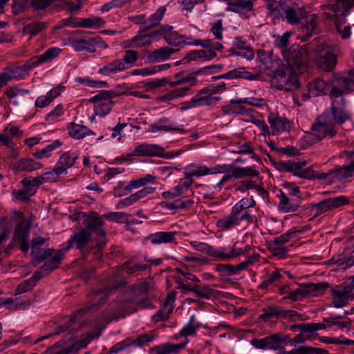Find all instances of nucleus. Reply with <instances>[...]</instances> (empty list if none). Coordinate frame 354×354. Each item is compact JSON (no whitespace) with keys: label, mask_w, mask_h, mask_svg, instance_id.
<instances>
[{"label":"nucleus","mask_w":354,"mask_h":354,"mask_svg":"<svg viewBox=\"0 0 354 354\" xmlns=\"http://www.w3.org/2000/svg\"><path fill=\"white\" fill-rule=\"evenodd\" d=\"M354 89V68L346 75L335 77V84L332 88L330 95L331 107L330 111H324L335 126L343 124L349 119V115L344 109V94L349 93Z\"/></svg>","instance_id":"1"},{"label":"nucleus","mask_w":354,"mask_h":354,"mask_svg":"<svg viewBox=\"0 0 354 354\" xmlns=\"http://www.w3.org/2000/svg\"><path fill=\"white\" fill-rule=\"evenodd\" d=\"M354 6V0H328L322 5L320 11L322 17L328 22H334L336 29L342 39L351 37V31L349 26H342V18L348 15Z\"/></svg>","instance_id":"2"},{"label":"nucleus","mask_w":354,"mask_h":354,"mask_svg":"<svg viewBox=\"0 0 354 354\" xmlns=\"http://www.w3.org/2000/svg\"><path fill=\"white\" fill-rule=\"evenodd\" d=\"M115 289L114 288H107L103 290L93 292L90 297L92 298V304L86 308L80 309L75 314L64 321V325L59 327V330L55 333L58 334L68 329L69 327L77 324L81 325L83 323L82 320L83 315L91 310L95 309L97 306L103 304L111 292Z\"/></svg>","instance_id":"3"},{"label":"nucleus","mask_w":354,"mask_h":354,"mask_svg":"<svg viewBox=\"0 0 354 354\" xmlns=\"http://www.w3.org/2000/svg\"><path fill=\"white\" fill-rule=\"evenodd\" d=\"M14 222L17 223L15 227L12 241L8 246L3 250V252L8 254L10 251L14 248L15 242L20 243V249L22 252L26 253L29 250L28 239L29 237L30 223L24 215L18 212H15L12 218Z\"/></svg>","instance_id":"4"},{"label":"nucleus","mask_w":354,"mask_h":354,"mask_svg":"<svg viewBox=\"0 0 354 354\" xmlns=\"http://www.w3.org/2000/svg\"><path fill=\"white\" fill-rule=\"evenodd\" d=\"M283 57L288 64V66L295 68L299 72L304 71L310 60V48L304 45L292 46L288 51L283 52Z\"/></svg>","instance_id":"5"},{"label":"nucleus","mask_w":354,"mask_h":354,"mask_svg":"<svg viewBox=\"0 0 354 354\" xmlns=\"http://www.w3.org/2000/svg\"><path fill=\"white\" fill-rule=\"evenodd\" d=\"M309 137H313L315 140H321L326 137L333 138L337 132V127L330 120V116L324 112L317 117L310 128Z\"/></svg>","instance_id":"6"},{"label":"nucleus","mask_w":354,"mask_h":354,"mask_svg":"<svg viewBox=\"0 0 354 354\" xmlns=\"http://www.w3.org/2000/svg\"><path fill=\"white\" fill-rule=\"evenodd\" d=\"M59 265V255L55 256L47 262H45L41 267L34 272L30 279L24 281L17 286L16 294L19 295L30 290L40 279L57 268Z\"/></svg>","instance_id":"7"},{"label":"nucleus","mask_w":354,"mask_h":354,"mask_svg":"<svg viewBox=\"0 0 354 354\" xmlns=\"http://www.w3.org/2000/svg\"><path fill=\"white\" fill-rule=\"evenodd\" d=\"M317 54V66L319 68L325 71H332L337 63L335 48L330 41H324L319 44L316 48Z\"/></svg>","instance_id":"8"},{"label":"nucleus","mask_w":354,"mask_h":354,"mask_svg":"<svg viewBox=\"0 0 354 354\" xmlns=\"http://www.w3.org/2000/svg\"><path fill=\"white\" fill-rule=\"evenodd\" d=\"M329 284L326 282L303 283L295 290H291L289 295L283 299H289L292 301H299L306 297H318L322 295L328 288Z\"/></svg>","instance_id":"9"},{"label":"nucleus","mask_w":354,"mask_h":354,"mask_svg":"<svg viewBox=\"0 0 354 354\" xmlns=\"http://www.w3.org/2000/svg\"><path fill=\"white\" fill-rule=\"evenodd\" d=\"M299 73L300 72L295 68L282 65L274 75L281 89L293 91L299 86L297 78Z\"/></svg>","instance_id":"10"},{"label":"nucleus","mask_w":354,"mask_h":354,"mask_svg":"<svg viewBox=\"0 0 354 354\" xmlns=\"http://www.w3.org/2000/svg\"><path fill=\"white\" fill-rule=\"evenodd\" d=\"M289 338L282 333H274L261 339H254L252 344L258 349L281 351L284 345L288 344Z\"/></svg>","instance_id":"11"},{"label":"nucleus","mask_w":354,"mask_h":354,"mask_svg":"<svg viewBox=\"0 0 354 354\" xmlns=\"http://www.w3.org/2000/svg\"><path fill=\"white\" fill-rule=\"evenodd\" d=\"M47 239L41 236H36L32 239L31 244V255L37 261L40 263L44 261L47 262L51 258L55 256L59 255V263H61V259L62 253L60 250L55 252L53 249H46L42 252V246H44Z\"/></svg>","instance_id":"12"},{"label":"nucleus","mask_w":354,"mask_h":354,"mask_svg":"<svg viewBox=\"0 0 354 354\" xmlns=\"http://www.w3.org/2000/svg\"><path fill=\"white\" fill-rule=\"evenodd\" d=\"M331 299L335 308H342L354 300V291L344 281L330 289Z\"/></svg>","instance_id":"13"},{"label":"nucleus","mask_w":354,"mask_h":354,"mask_svg":"<svg viewBox=\"0 0 354 354\" xmlns=\"http://www.w3.org/2000/svg\"><path fill=\"white\" fill-rule=\"evenodd\" d=\"M250 249V246L249 245L245 248H238L236 244L218 248L213 247L211 257L218 261H230L246 254Z\"/></svg>","instance_id":"14"},{"label":"nucleus","mask_w":354,"mask_h":354,"mask_svg":"<svg viewBox=\"0 0 354 354\" xmlns=\"http://www.w3.org/2000/svg\"><path fill=\"white\" fill-rule=\"evenodd\" d=\"M348 199L344 196L329 198L318 203L312 204L310 205V212L313 213L314 216H319L324 213L348 205Z\"/></svg>","instance_id":"15"},{"label":"nucleus","mask_w":354,"mask_h":354,"mask_svg":"<svg viewBox=\"0 0 354 354\" xmlns=\"http://www.w3.org/2000/svg\"><path fill=\"white\" fill-rule=\"evenodd\" d=\"M174 191L173 187L161 194L162 198L167 201L160 203L162 207L169 210L186 209L194 204V201L192 198L183 200L182 198H178L175 199L178 196Z\"/></svg>","instance_id":"16"},{"label":"nucleus","mask_w":354,"mask_h":354,"mask_svg":"<svg viewBox=\"0 0 354 354\" xmlns=\"http://www.w3.org/2000/svg\"><path fill=\"white\" fill-rule=\"evenodd\" d=\"M173 29L171 26L162 25L158 29L149 32L138 31V34L134 36L137 48L150 46L151 44L159 39L165 33H168Z\"/></svg>","instance_id":"17"},{"label":"nucleus","mask_w":354,"mask_h":354,"mask_svg":"<svg viewBox=\"0 0 354 354\" xmlns=\"http://www.w3.org/2000/svg\"><path fill=\"white\" fill-rule=\"evenodd\" d=\"M114 96L110 91H104L92 97L90 101L94 103L95 114L102 117L107 115L113 105L112 97Z\"/></svg>","instance_id":"18"},{"label":"nucleus","mask_w":354,"mask_h":354,"mask_svg":"<svg viewBox=\"0 0 354 354\" xmlns=\"http://www.w3.org/2000/svg\"><path fill=\"white\" fill-rule=\"evenodd\" d=\"M103 215L100 216L96 213H92L86 216L84 220L83 224L86 227L84 229L88 230L92 233L93 231H96L99 240L97 246L99 249L102 248L105 244V231L102 229Z\"/></svg>","instance_id":"19"},{"label":"nucleus","mask_w":354,"mask_h":354,"mask_svg":"<svg viewBox=\"0 0 354 354\" xmlns=\"http://www.w3.org/2000/svg\"><path fill=\"white\" fill-rule=\"evenodd\" d=\"M62 49L58 47H50L44 53L30 58L24 67L26 70H30L43 64L51 62L60 55Z\"/></svg>","instance_id":"20"},{"label":"nucleus","mask_w":354,"mask_h":354,"mask_svg":"<svg viewBox=\"0 0 354 354\" xmlns=\"http://www.w3.org/2000/svg\"><path fill=\"white\" fill-rule=\"evenodd\" d=\"M285 19L288 23L292 25H297L306 17L307 12L301 3H293L286 6L283 10Z\"/></svg>","instance_id":"21"},{"label":"nucleus","mask_w":354,"mask_h":354,"mask_svg":"<svg viewBox=\"0 0 354 354\" xmlns=\"http://www.w3.org/2000/svg\"><path fill=\"white\" fill-rule=\"evenodd\" d=\"M257 59L264 66L265 69L274 74L282 66V62L272 51L259 50L257 53Z\"/></svg>","instance_id":"22"},{"label":"nucleus","mask_w":354,"mask_h":354,"mask_svg":"<svg viewBox=\"0 0 354 354\" xmlns=\"http://www.w3.org/2000/svg\"><path fill=\"white\" fill-rule=\"evenodd\" d=\"M228 52L231 55L239 56L247 60H252L254 57L253 48L248 44L245 40L239 37L234 39L233 46Z\"/></svg>","instance_id":"23"},{"label":"nucleus","mask_w":354,"mask_h":354,"mask_svg":"<svg viewBox=\"0 0 354 354\" xmlns=\"http://www.w3.org/2000/svg\"><path fill=\"white\" fill-rule=\"evenodd\" d=\"M165 150L164 148L155 144H141L134 147L131 153H129L127 157L136 156H162Z\"/></svg>","instance_id":"24"},{"label":"nucleus","mask_w":354,"mask_h":354,"mask_svg":"<svg viewBox=\"0 0 354 354\" xmlns=\"http://www.w3.org/2000/svg\"><path fill=\"white\" fill-rule=\"evenodd\" d=\"M257 261L255 256H250L246 260L234 266L232 264H218L216 267L217 271L229 275L239 274L241 272L247 270L249 266L252 265Z\"/></svg>","instance_id":"25"},{"label":"nucleus","mask_w":354,"mask_h":354,"mask_svg":"<svg viewBox=\"0 0 354 354\" xmlns=\"http://www.w3.org/2000/svg\"><path fill=\"white\" fill-rule=\"evenodd\" d=\"M92 239L91 232L88 230L81 228L78 232L74 233L68 241L66 249L73 246L78 249H82L87 245Z\"/></svg>","instance_id":"26"},{"label":"nucleus","mask_w":354,"mask_h":354,"mask_svg":"<svg viewBox=\"0 0 354 354\" xmlns=\"http://www.w3.org/2000/svg\"><path fill=\"white\" fill-rule=\"evenodd\" d=\"M221 100L220 96H212L204 88L201 89L192 98L194 106H214Z\"/></svg>","instance_id":"27"},{"label":"nucleus","mask_w":354,"mask_h":354,"mask_svg":"<svg viewBox=\"0 0 354 354\" xmlns=\"http://www.w3.org/2000/svg\"><path fill=\"white\" fill-rule=\"evenodd\" d=\"M176 131L183 133L185 131L180 127H176L174 123H172L168 118H162L159 119L155 123L150 124L148 127L147 132L156 133L158 131Z\"/></svg>","instance_id":"28"},{"label":"nucleus","mask_w":354,"mask_h":354,"mask_svg":"<svg viewBox=\"0 0 354 354\" xmlns=\"http://www.w3.org/2000/svg\"><path fill=\"white\" fill-rule=\"evenodd\" d=\"M176 51V49L169 47L159 48L151 51H149L147 55V59L149 63L164 62L169 59L171 55Z\"/></svg>","instance_id":"29"},{"label":"nucleus","mask_w":354,"mask_h":354,"mask_svg":"<svg viewBox=\"0 0 354 354\" xmlns=\"http://www.w3.org/2000/svg\"><path fill=\"white\" fill-rule=\"evenodd\" d=\"M176 232H157L151 234L147 236V239L153 245L176 243Z\"/></svg>","instance_id":"30"},{"label":"nucleus","mask_w":354,"mask_h":354,"mask_svg":"<svg viewBox=\"0 0 354 354\" xmlns=\"http://www.w3.org/2000/svg\"><path fill=\"white\" fill-rule=\"evenodd\" d=\"M306 165L305 161L292 162L290 160L288 172L295 176L304 179H313L314 177V170L311 168L303 167Z\"/></svg>","instance_id":"31"},{"label":"nucleus","mask_w":354,"mask_h":354,"mask_svg":"<svg viewBox=\"0 0 354 354\" xmlns=\"http://www.w3.org/2000/svg\"><path fill=\"white\" fill-rule=\"evenodd\" d=\"M65 90L63 86H57L50 89L46 95L39 96L35 102V105L38 108H44L48 106L56 97L60 95Z\"/></svg>","instance_id":"32"},{"label":"nucleus","mask_w":354,"mask_h":354,"mask_svg":"<svg viewBox=\"0 0 354 354\" xmlns=\"http://www.w3.org/2000/svg\"><path fill=\"white\" fill-rule=\"evenodd\" d=\"M347 164L336 169V176L339 179L346 178L354 176V151L343 152Z\"/></svg>","instance_id":"33"},{"label":"nucleus","mask_w":354,"mask_h":354,"mask_svg":"<svg viewBox=\"0 0 354 354\" xmlns=\"http://www.w3.org/2000/svg\"><path fill=\"white\" fill-rule=\"evenodd\" d=\"M268 122L272 129V134L275 135L288 131L290 129L289 121L278 115L270 114Z\"/></svg>","instance_id":"34"},{"label":"nucleus","mask_w":354,"mask_h":354,"mask_svg":"<svg viewBox=\"0 0 354 354\" xmlns=\"http://www.w3.org/2000/svg\"><path fill=\"white\" fill-rule=\"evenodd\" d=\"M277 197L279 200L278 203V209L280 212L284 213L294 212L299 207V200L289 198L282 191H280Z\"/></svg>","instance_id":"35"},{"label":"nucleus","mask_w":354,"mask_h":354,"mask_svg":"<svg viewBox=\"0 0 354 354\" xmlns=\"http://www.w3.org/2000/svg\"><path fill=\"white\" fill-rule=\"evenodd\" d=\"M174 301V296L173 295H168L166 301L161 306L160 309L156 314L152 316L151 320L153 323L167 320L169 315L173 310V303Z\"/></svg>","instance_id":"36"},{"label":"nucleus","mask_w":354,"mask_h":354,"mask_svg":"<svg viewBox=\"0 0 354 354\" xmlns=\"http://www.w3.org/2000/svg\"><path fill=\"white\" fill-rule=\"evenodd\" d=\"M43 167V164L29 158L19 159L13 165V169L17 172H32Z\"/></svg>","instance_id":"37"},{"label":"nucleus","mask_w":354,"mask_h":354,"mask_svg":"<svg viewBox=\"0 0 354 354\" xmlns=\"http://www.w3.org/2000/svg\"><path fill=\"white\" fill-rule=\"evenodd\" d=\"M77 158L78 155L75 152H66L59 157L55 165L56 169L62 174L66 173L68 169L73 166Z\"/></svg>","instance_id":"38"},{"label":"nucleus","mask_w":354,"mask_h":354,"mask_svg":"<svg viewBox=\"0 0 354 354\" xmlns=\"http://www.w3.org/2000/svg\"><path fill=\"white\" fill-rule=\"evenodd\" d=\"M253 0H228V5L225 10L227 12H241L252 10Z\"/></svg>","instance_id":"39"},{"label":"nucleus","mask_w":354,"mask_h":354,"mask_svg":"<svg viewBox=\"0 0 354 354\" xmlns=\"http://www.w3.org/2000/svg\"><path fill=\"white\" fill-rule=\"evenodd\" d=\"M328 86L326 82L320 79H316L308 84V95H303L304 100L308 99L310 96H319L326 93Z\"/></svg>","instance_id":"40"},{"label":"nucleus","mask_w":354,"mask_h":354,"mask_svg":"<svg viewBox=\"0 0 354 354\" xmlns=\"http://www.w3.org/2000/svg\"><path fill=\"white\" fill-rule=\"evenodd\" d=\"M258 75H253L251 73L246 71L244 67H239L237 68L230 71L229 72L221 75L220 79H236V78H244L249 80H254L258 78Z\"/></svg>","instance_id":"41"},{"label":"nucleus","mask_w":354,"mask_h":354,"mask_svg":"<svg viewBox=\"0 0 354 354\" xmlns=\"http://www.w3.org/2000/svg\"><path fill=\"white\" fill-rule=\"evenodd\" d=\"M127 70L121 59H116L99 69V73L104 75L116 74Z\"/></svg>","instance_id":"42"},{"label":"nucleus","mask_w":354,"mask_h":354,"mask_svg":"<svg viewBox=\"0 0 354 354\" xmlns=\"http://www.w3.org/2000/svg\"><path fill=\"white\" fill-rule=\"evenodd\" d=\"M165 12V8L163 6L160 7L153 14L146 19L145 26L140 28V32H147L153 28L157 26L162 20Z\"/></svg>","instance_id":"43"},{"label":"nucleus","mask_w":354,"mask_h":354,"mask_svg":"<svg viewBox=\"0 0 354 354\" xmlns=\"http://www.w3.org/2000/svg\"><path fill=\"white\" fill-rule=\"evenodd\" d=\"M69 135L75 139H82L86 136L95 135V133L84 125L71 123L68 127Z\"/></svg>","instance_id":"44"},{"label":"nucleus","mask_w":354,"mask_h":354,"mask_svg":"<svg viewBox=\"0 0 354 354\" xmlns=\"http://www.w3.org/2000/svg\"><path fill=\"white\" fill-rule=\"evenodd\" d=\"M216 53L212 50H196L188 53L184 58V60L199 61L201 59L210 60L216 57Z\"/></svg>","instance_id":"45"},{"label":"nucleus","mask_w":354,"mask_h":354,"mask_svg":"<svg viewBox=\"0 0 354 354\" xmlns=\"http://www.w3.org/2000/svg\"><path fill=\"white\" fill-rule=\"evenodd\" d=\"M236 214V212L231 210L229 215L217 221L216 226L223 230H229L239 225Z\"/></svg>","instance_id":"46"},{"label":"nucleus","mask_w":354,"mask_h":354,"mask_svg":"<svg viewBox=\"0 0 354 354\" xmlns=\"http://www.w3.org/2000/svg\"><path fill=\"white\" fill-rule=\"evenodd\" d=\"M105 21L100 17H92L85 19H80L73 26L86 28H98L104 26Z\"/></svg>","instance_id":"47"},{"label":"nucleus","mask_w":354,"mask_h":354,"mask_svg":"<svg viewBox=\"0 0 354 354\" xmlns=\"http://www.w3.org/2000/svg\"><path fill=\"white\" fill-rule=\"evenodd\" d=\"M203 324L197 322L195 320V316L193 315L190 317L189 322L185 324L180 331L181 336L187 337L189 336H194L196 335L197 330H198Z\"/></svg>","instance_id":"48"},{"label":"nucleus","mask_w":354,"mask_h":354,"mask_svg":"<svg viewBox=\"0 0 354 354\" xmlns=\"http://www.w3.org/2000/svg\"><path fill=\"white\" fill-rule=\"evenodd\" d=\"M61 145L62 142L59 140H56L52 143L46 145L41 150L34 152L32 156L37 159L48 158L50 156L52 151L59 147Z\"/></svg>","instance_id":"49"},{"label":"nucleus","mask_w":354,"mask_h":354,"mask_svg":"<svg viewBox=\"0 0 354 354\" xmlns=\"http://www.w3.org/2000/svg\"><path fill=\"white\" fill-rule=\"evenodd\" d=\"M71 45L75 51L86 50L90 53H93L95 49H93L91 46V37L88 39H73Z\"/></svg>","instance_id":"50"},{"label":"nucleus","mask_w":354,"mask_h":354,"mask_svg":"<svg viewBox=\"0 0 354 354\" xmlns=\"http://www.w3.org/2000/svg\"><path fill=\"white\" fill-rule=\"evenodd\" d=\"M20 68H14L4 71L0 73V89L6 85L10 81L18 80L19 76Z\"/></svg>","instance_id":"51"},{"label":"nucleus","mask_w":354,"mask_h":354,"mask_svg":"<svg viewBox=\"0 0 354 354\" xmlns=\"http://www.w3.org/2000/svg\"><path fill=\"white\" fill-rule=\"evenodd\" d=\"M232 176L234 178H242L248 176H258L259 172L253 167H232Z\"/></svg>","instance_id":"52"},{"label":"nucleus","mask_w":354,"mask_h":354,"mask_svg":"<svg viewBox=\"0 0 354 354\" xmlns=\"http://www.w3.org/2000/svg\"><path fill=\"white\" fill-rule=\"evenodd\" d=\"M256 205V202L253 197H245L238 201L232 208L236 214L241 213L250 207H254Z\"/></svg>","instance_id":"53"},{"label":"nucleus","mask_w":354,"mask_h":354,"mask_svg":"<svg viewBox=\"0 0 354 354\" xmlns=\"http://www.w3.org/2000/svg\"><path fill=\"white\" fill-rule=\"evenodd\" d=\"M193 292L199 298L209 299L214 293V290L209 285L194 283Z\"/></svg>","instance_id":"54"},{"label":"nucleus","mask_w":354,"mask_h":354,"mask_svg":"<svg viewBox=\"0 0 354 354\" xmlns=\"http://www.w3.org/2000/svg\"><path fill=\"white\" fill-rule=\"evenodd\" d=\"M259 187L253 180H240L235 183L229 189H234L236 192H240L241 193H245L247 191L252 189H259Z\"/></svg>","instance_id":"55"},{"label":"nucleus","mask_w":354,"mask_h":354,"mask_svg":"<svg viewBox=\"0 0 354 354\" xmlns=\"http://www.w3.org/2000/svg\"><path fill=\"white\" fill-rule=\"evenodd\" d=\"M30 304L29 301H19L12 298H0V306L6 305L11 310L26 309Z\"/></svg>","instance_id":"56"},{"label":"nucleus","mask_w":354,"mask_h":354,"mask_svg":"<svg viewBox=\"0 0 354 354\" xmlns=\"http://www.w3.org/2000/svg\"><path fill=\"white\" fill-rule=\"evenodd\" d=\"M281 277L282 276L280 271L275 270L274 272L268 273L264 277L259 288L262 290H266L270 287L273 283L279 281Z\"/></svg>","instance_id":"57"},{"label":"nucleus","mask_w":354,"mask_h":354,"mask_svg":"<svg viewBox=\"0 0 354 354\" xmlns=\"http://www.w3.org/2000/svg\"><path fill=\"white\" fill-rule=\"evenodd\" d=\"M190 183H183V180H180L178 182V184L174 187V192H176V194L177 196L180 197H188L189 198V196H192L194 194V192L190 189Z\"/></svg>","instance_id":"58"},{"label":"nucleus","mask_w":354,"mask_h":354,"mask_svg":"<svg viewBox=\"0 0 354 354\" xmlns=\"http://www.w3.org/2000/svg\"><path fill=\"white\" fill-rule=\"evenodd\" d=\"M194 44L196 46H201L206 50H212L214 52L215 50H221L223 48V46L221 43L218 41H214L209 39L196 40L194 42Z\"/></svg>","instance_id":"59"},{"label":"nucleus","mask_w":354,"mask_h":354,"mask_svg":"<svg viewBox=\"0 0 354 354\" xmlns=\"http://www.w3.org/2000/svg\"><path fill=\"white\" fill-rule=\"evenodd\" d=\"M184 345L181 344H165L157 346L155 348L156 354H171L178 352L183 348Z\"/></svg>","instance_id":"60"},{"label":"nucleus","mask_w":354,"mask_h":354,"mask_svg":"<svg viewBox=\"0 0 354 354\" xmlns=\"http://www.w3.org/2000/svg\"><path fill=\"white\" fill-rule=\"evenodd\" d=\"M290 37V32H286L282 35L274 36V46L280 49L282 55L283 51L288 50L289 48H287V46Z\"/></svg>","instance_id":"61"},{"label":"nucleus","mask_w":354,"mask_h":354,"mask_svg":"<svg viewBox=\"0 0 354 354\" xmlns=\"http://www.w3.org/2000/svg\"><path fill=\"white\" fill-rule=\"evenodd\" d=\"M306 24L303 27V32L306 33L307 37H310L315 32L317 25V17L315 15L306 16Z\"/></svg>","instance_id":"62"},{"label":"nucleus","mask_w":354,"mask_h":354,"mask_svg":"<svg viewBox=\"0 0 354 354\" xmlns=\"http://www.w3.org/2000/svg\"><path fill=\"white\" fill-rule=\"evenodd\" d=\"M46 28L45 23L40 21H35L30 24H26L24 27V32L26 34H29L30 35H35L41 32Z\"/></svg>","instance_id":"63"},{"label":"nucleus","mask_w":354,"mask_h":354,"mask_svg":"<svg viewBox=\"0 0 354 354\" xmlns=\"http://www.w3.org/2000/svg\"><path fill=\"white\" fill-rule=\"evenodd\" d=\"M138 55L136 50H127L124 52V55L121 58L123 62L124 66L127 69L131 68L136 61L138 60Z\"/></svg>","instance_id":"64"}]
</instances>
